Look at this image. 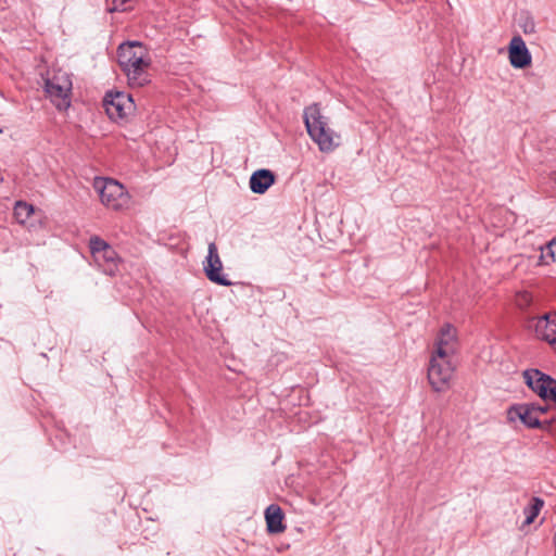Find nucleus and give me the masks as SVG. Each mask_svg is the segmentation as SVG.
I'll return each mask as SVG.
<instances>
[{
    "label": "nucleus",
    "instance_id": "f257e3e1",
    "mask_svg": "<svg viewBox=\"0 0 556 556\" xmlns=\"http://www.w3.org/2000/svg\"><path fill=\"white\" fill-rule=\"evenodd\" d=\"M117 60L131 87H142L150 81L151 58L141 42L128 41L119 45Z\"/></svg>",
    "mask_w": 556,
    "mask_h": 556
},
{
    "label": "nucleus",
    "instance_id": "f03ea898",
    "mask_svg": "<svg viewBox=\"0 0 556 556\" xmlns=\"http://www.w3.org/2000/svg\"><path fill=\"white\" fill-rule=\"evenodd\" d=\"M303 118L309 137L321 152H332L340 146V134L329 127L328 117L321 114L318 103L305 108Z\"/></svg>",
    "mask_w": 556,
    "mask_h": 556
},
{
    "label": "nucleus",
    "instance_id": "7ed1b4c3",
    "mask_svg": "<svg viewBox=\"0 0 556 556\" xmlns=\"http://www.w3.org/2000/svg\"><path fill=\"white\" fill-rule=\"evenodd\" d=\"M104 206L121 211L128 206L130 197L125 187L113 178L98 177L93 182Z\"/></svg>",
    "mask_w": 556,
    "mask_h": 556
},
{
    "label": "nucleus",
    "instance_id": "20e7f679",
    "mask_svg": "<svg viewBox=\"0 0 556 556\" xmlns=\"http://www.w3.org/2000/svg\"><path fill=\"white\" fill-rule=\"evenodd\" d=\"M45 91L58 110L63 111L71 105L72 80L68 74L59 71L47 77Z\"/></svg>",
    "mask_w": 556,
    "mask_h": 556
},
{
    "label": "nucleus",
    "instance_id": "39448f33",
    "mask_svg": "<svg viewBox=\"0 0 556 556\" xmlns=\"http://www.w3.org/2000/svg\"><path fill=\"white\" fill-rule=\"evenodd\" d=\"M455 366L452 357L431 355L428 366V380L435 392H444L450 388Z\"/></svg>",
    "mask_w": 556,
    "mask_h": 556
},
{
    "label": "nucleus",
    "instance_id": "423d86ee",
    "mask_svg": "<svg viewBox=\"0 0 556 556\" xmlns=\"http://www.w3.org/2000/svg\"><path fill=\"white\" fill-rule=\"evenodd\" d=\"M103 106L112 121H124L135 112V103L130 94L123 91L108 92Z\"/></svg>",
    "mask_w": 556,
    "mask_h": 556
},
{
    "label": "nucleus",
    "instance_id": "0eeeda50",
    "mask_svg": "<svg viewBox=\"0 0 556 556\" xmlns=\"http://www.w3.org/2000/svg\"><path fill=\"white\" fill-rule=\"evenodd\" d=\"M525 379L529 388L542 400L556 404V380L538 369L526 370Z\"/></svg>",
    "mask_w": 556,
    "mask_h": 556
},
{
    "label": "nucleus",
    "instance_id": "6e6552de",
    "mask_svg": "<svg viewBox=\"0 0 556 556\" xmlns=\"http://www.w3.org/2000/svg\"><path fill=\"white\" fill-rule=\"evenodd\" d=\"M507 419L510 422L520 420L528 428L547 429L552 420L548 418H536L535 410L530 408L529 404H518L507 410Z\"/></svg>",
    "mask_w": 556,
    "mask_h": 556
},
{
    "label": "nucleus",
    "instance_id": "1a4fd4ad",
    "mask_svg": "<svg viewBox=\"0 0 556 556\" xmlns=\"http://www.w3.org/2000/svg\"><path fill=\"white\" fill-rule=\"evenodd\" d=\"M223 264L218 255L217 245L214 242L208 244L207 256L204 262V271L206 277L219 286L229 287L231 281L222 273Z\"/></svg>",
    "mask_w": 556,
    "mask_h": 556
},
{
    "label": "nucleus",
    "instance_id": "9d476101",
    "mask_svg": "<svg viewBox=\"0 0 556 556\" xmlns=\"http://www.w3.org/2000/svg\"><path fill=\"white\" fill-rule=\"evenodd\" d=\"M529 327L534 329L538 339L556 344V312L547 313L538 318H531Z\"/></svg>",
    "mask_w": 556,
    "mask_h": 556
},
{
    "label": "nucleus",
    "instance_id": "9b49d317",
    "mask_svg": "<svg viewBox=\"0 0 556 556\" xmlns=\"http://www.w3.org/2000/svg\"><path fill=\"white\" fill-rule=\"evenodd\" d=\"M508 59L515 68H525L532 62V56L520 36H514L508 46Z\"/></svg>",
    "mask_w": 556,
    "mask_h": 556
},
{
    "label": "nucleus",
    "instance_id": "f8f14e48",
    "mask_svg": "<svg viewBox=\"0 0 556 556\" xmlns=\"http://www.w3.org/2000/svg\"><path fill=\"white\" fill-rule=\"evenodd\" d=\"M456 330L451 325L442 327L437 340L432 355L453 357L456 352Z\"/></svg>",
    "mask_w": 556,
    "mask_h": 556
},
{
    "label": "nucleus",
    "instance_id": "ddd939ff",
    "mask_svg": "<svg viewBox=\"0 0 556 556\" xmlns=\"http://www.w3.org/2000/svg\"><path fill=\"white\" fill-rule=\"evenodd\" d=\"M275 182V175L269 169H257L250 177V189L257 194H264Z\"/></svg>",
    "mask_w": 556,
    "mask_h": 556
},
{
    "label": "nucleus",
    "instance_id": "4468645a",
    "mask_svg": "<svg viewBox=\"0 0 556 556\" xmlns=\"http://www.w3.org/2000/svg\"><path fill=\"white\" fill-rule=\"evenodd\" d=\"M265 519L269 533H281L285 531L283 513L280 506L276 504L269 505L265 510Z\"/></svg>",
    "mask_w": 556,
    "mask_h": 556
},
{
    "label": "nucleus",
    "instance_id": "2eb2a0df",
    "mask_svg": "<svg viewBox=\"0 0 556 556\" xmlns=\"http://www.w3.org/2000/svg\"><path fill=\"white\" fill-rule=\"evenodd\" d=\"M93 260L97 263V265L102 269V271L106 275H114L117 270L119 258L117 256L116 251L112 247L104 250Z\"/></svg>",
    "mask_w": 556,
    "mask_h": 556
},
{
    "label": "nucleus",
    "instance_id": "dca6fc26",
    "mask_svg": "<svg viewBox=\"0 0 556 556\" xmlns=\"http://www.w3.org/2000/svg\"><path fill=\"white\" fill-rule=\"evenodd\" d=\"M543 505H544V502L540 497L532 498V504L525 507V509H523V514L526 516V519L523 522L525 526H529L534 521V519L538 517L540 510L542 509Z\"/></svg>",
    "mask_w": 556,
    "mask_h": 556
},
{
    "label": "nucleus",
    "instance_id": "f3484780",
    "mask_svg": "<svg viewBox=\"0 0 556 556\" xmlns=\"http://www.w3.org/2000/svg\"><path fill=\"white\" fill-rule=\"evenodd\" d=\"M540 258L541 263L545 265L556 262V237L541 248Z\"/></svg>",
    "mask_w": 556,
    "mask_h": 556
},
{
    "label": "nucleus",
    "instance_id": "a211bd4d",
    "mask_svg": "<svg viewBox=\"0 0 556 556\" xmlns=\"http://www.w3.org/2000/svg\"><path fill=\"white\" fill-rule=\"evenodd\" d=\"M33 212V206L25 202H17L14 207V215L20 223H25Z\"/></svg>",
    "mask_w": 556,
    "mask_h": 556
},
{
    "label": "nucleus",
    "instance_id": "6ab92c4d",
    "mask_svg": "<svg viewBox=\"0 0 556 556\" xmlns=\"http://www.w3.org/2000/svg\"><path fill=\"white\" fill-rule=\"evenodd\" d=\"M111 245L106 243L104 240H102L99 237H91L89 240V249L92 254V257L94 258L100 253H102L104 250L109 249Z\"/></svg>",
    "mask_w": 556,
    "mask_h": 556
},
{
    "label": "nucleus",
    "instance_id": "aec40b11",
    "mask_svg": "<svg viewBox=\"0 0 556 556\" xmlns=\"http://www.w3.org/2000/svg\"><path fill=\"white\" fill-rule=\"evenodd\" d=\"M533 302L532 294L527 290L518 291L515 295V303L520 309H527Z\"/></svg>",
    "mask_w": 556,
    "mask_h": 556
},
{
    "label": "nucleus",
    "instance_id": "412c9836",
    "mask_svg": "<svg viewBox=\"0 0 556 556\" xmlns=\"http://www.w3.org/2000/svg\"><path fill=\"white\" fill-rule=\"evenodd\" d=\"M530 408L535 410L536 418H542L543 415H545L548 410L547 406L536 405V404H529Z\"/></svg>",
    "mask_w": 556,
    "mask_h": 556
},
{
    "label": "nucleus",
    "instance_id": "4be33fe9",
    "mask_svg": "<svg viewBox=\"0 0 556 556\" xmlns=\"http://www.w3.org/2000/svg\"><path fill=\"white\" fill-rule=\"evenodd\" d=\"M525 34H533L535 31V24L532 18H527L522 25Z\"/></svg>",
    "mask_w": 556,
    "mask_h": 556
},
{
    "label": "nucleus",
    "instance_id": "5701e85b",
    "mask_svg": "<svg viewBox=\"0 0 556 556\" xmlns=\"http://www.w3.org/2000/svg\"><path fill=\"white\" fill-rule=\"evenodd\" d=\"M554 545H555V556H556V531H555V535H554Z\"/></svg>",
    "mask_w": 556,
    "mask_h": 556
},
{
    "label": "nucleus",
    "instance_id": "b1692460",
    "mask_svg": "<svg viewBox=\"0 0 556 556\" xmlns=\"http://www.w3.org/2000/svg\"><path fill=\"white\" fill-rule=\"evenodd\" d=\"M2 132H3V129H2V128H0V134H2Z\"/></svg>",
    "mask_w": 556,
    "mask_h": 556
}]
</instances>
